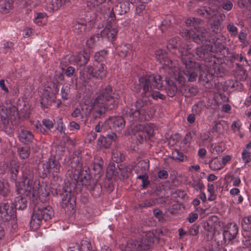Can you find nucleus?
<instances>
[{
	"label": "nucleus",
	"mask_w": 251,
	"mask_h": 251,
	"mask_svg": "<svg viewBox=\"0 0 251 251\" xmlns=\"http://www.w3.org/2000/svg\"><path fill=\"white\" fill-rule=\"evenodd\" d=\"M19 172V164L11 163L8 171V177L15 183L18 193L29 197L30 206L33 210L29 225L30 228L35 230L39 228L42 220L46 222L51 219L54 211L50 206L43 208L38 206L40 195L47 194V185L44 186L43 182L41 184L38 179L34 177L33 169L29 167L25 168L22 173L21 181H18Z\"/></svg>",
	"instance_id": "f257e3e1"
},
{
	"label": "nucleus",
	"mask_w": 251,
	"mask_h": 251,
	"mask_svg": "<svg viewBox=\"0 0 251 251\" xmlns=\"http://www.w3.org/2000/svg\"><path fill=\"white\" fill-rule=\"evenodd\" d=\"M71 169H69L66 173L67 176H69L72 182L70 183L69 187L67 184L63 188V192L60 194L62 206H67L69 203L72 204V201L73 199V191L75 188V183L78 185L81 184L91 191L94 189L95 186L94 180L91 179L90 167L86 165H83L79 161V157H74L73 161L71 162Z\"/></svg>",
	"instance_id": "f03ea898"
},
{
	"label": "nucleus",
	"mask_w": 251,
	"mask_h": 251,
	"mask_svg": "<svg viewBox=\"0 0 251 251\" xmlns=\"http://www.w3.org/2000/svg\"><path fill=\"white\" fill-rule=\"evenodd\" d=\"M139 88L143 89V93L147 97H151L154 100H163L165 95L157 90H161L163 86L162 77L159 75H145L139 78Z\"/></svg>",
	"instance_id": "7ed1b4c3"
},
{
	"label": "nucleus",
	"mask_w": 251,
	"mask_h": 251,
	"mask_svg": "<svg viewBox=\"0 0 251 251\" xmlns=\"http://www.w3.org/2000/svg\"><path fill=\"white\" fill-rule=\"evenodd\" d=\"M59 82H47L39 90L41 97L40 103L44 108H48L56 99V95L58 93Z\"/></svg>",
	"instance_id": "20e7f679"
},
{
	"label": "nucleus",
	"mask_w": 251,
	"mask_h": 251,
	"mask_svg": "<svg viewBox=\"0 0 251 251\" xmlns=\"http://www.w3.org/2000/svg\"><path fill=\"white\" fill-rule=\"evenodd\" d=\"M135 109L127 108L125 114L130 121H149L153 116V112L149 111L145 102L142 100H137L135 104Z\"/></svg>",
	"instance_id": "39448f33"
},
{
	"label": "nucleus",
	"mask_w": 251,
	"mask_h": 251,
	"mask_svg": "<svg viewBox=\"0 0 251 251\" xmlns=\"http://www.w3.org/2000/svg\"><path fill=\"white\" fill-rule=\"evenodd\" d=\"M0 128L6 130L9 126V120L12 125H16L19 123L20 115L15 106H5L3 104L0 105Z\"/></svg>",
	"instance_id": "423d86ee"
},
{
	"label": "nucleus",
	"mask_w": 251,
	"mask_h": 251,
	"mask_svg": "<svg viewBox=\"0 0 251 251\" xmlns=\"http://www.w3.org/2000/svg\"><path fill=\"white\" fill-rule=\"evenodd\" d=\"M185 37L186 38H191L193 41L198 44H202L208 45L213 44L217 46V41L210 36L209 30L204 27L199 26L195 31L189 30L184 33Z\"/></svg>",
	"instance_id": "0eeeda50"
},
{
	"label": "nucleus",
	"mask_w": 251,
	"mask_h": 251,
	"mask_svg": "<svg viewBox=\"0 0 251 251\" xmlns=\"http://www.w3.org/2000/svg\"><path fill=\"white\" fill-rule=\"evenodd\" d=\"M156 231H149L145 233L141 241L139 242L133 240H128L127 249L130 251H142L149 249L151 244L157 241Z\"/></svg>",
	"instance_id": "6e6552de"
},
{
	"label": "nucleus",
	"mask_w": 251,
	"mask_h": 251,
	"mask_svg": "<svg viewBox=\"0 0 251 251\" xmlns=\"http://www.w3.org/2000/svg\"><path fill=\"white\" fill-rule=\"evenodd\" d=\"M107 54V51L105 50H101L95 53L94 60L98 62V64L96 65L95 68L89 66L87 67V72L92 77L102 79L105 76L106 74L105 66L103 63H100L105 59Z\"/></svg>",
	"instance_id": "1a4fd4ad"
},
{
	"label": "nucleus",
	"mask_w": 251,
	"mask_h": 251,
	"mask_svg": "<svg viewBox=\"0 0 251 251\" xmlns=\"http://www.w3.org/2000/svg\"><path fill=\"white\" fill-rule=\"evenodd\" d=\"M43 171L39 172L40 177L45 178L49 174L55 180H58L60 177L58 174L60 172L61 164L55 157H51L48 161L43 163Z\"/></svg>",
	"instance_id": "9d476101"
},
{
	"label": "nucleus",
	"mask_w": 251,
	"mask_h": 251,
	"mask_svg": "<svg viewBox=\"0 0 251 251\" xmlns=\"http://www.w3.org/2000/svg\"><path fill=\"white\" fill-rule=\"evenodd\" d=\"M224 49V46L219 42L216 46L213 44H208V45L206 44L204 47L201 46L196 48L195 52L196 58L198 60L206 59L209 56V51L216 53L221 52Z\"/></svg>",
	"instance_id": "9b49d317"
},
{
	"label": "nucleus",
	"mask_w": 251,
	"mask_h": 251,
	"mask_svg": "<svg viewBox=\"0 0 251 251\" xmlns=\"http://www.w3.org/2000/svg\"><path fill=\"white\" fill-rule=\"evenodd\" d=\"M16 219V210L13 204L8 202L0 203V219L3 222L14 220Z\"/></svg>",
	"instance_id": "f8f14e48"
},
{
	"label": "nucleus",
	"mask_w": 251,
	"mask_h": 251,
	"mask_svg": "<svg viewBox=\"0 0 251 251\" xmlns=\"http://www.w3.org/2000/svg\"><path fill=\"white\" fill-rule=\"evenodd\" d=\"M110 100V96L103 93L98 96L94 100L93 109L95 110L94 115L96 118H100L105 112V102Z\"/></svg>",
	"instance_id": "ddd939ff"
},
{
	"label": "nucleus",
	"mask_w": 251,
	"mask_h": 251,
	"mask_svg": "<svg viewBox=\"0 0 251 251\" xmlns=\"http://www.w3.org/2000/svg\"><path fill=\"white\" fill-rule=\"evenodd\" d=\"M41 124L39 121H34L32 125L36 128V129L41 133L44 134H48L54 126L53 122L48 119H44L42 120Z\"/></svg>",
	"instance_id": "4468645a"
},
{
	"label": "nucleus",
	"mask_w": 251,
	"mask_h": 251,
	"mask_svg": "<svg viewBox=\"0 0 251 251\" xmlns=\"http://www.w3.org/2000/svg\"><path fill=\"white\" fill-rule=\"evenodd\" d=\"M238 232L237 226L234 223L227 224L223 233V236L225 242L230 241L234 239Z\"/></svg>",
	"instance_id": "2eb2a0df"
},
{
	"label": "nucleus",
	"mask_w": 251,
	"mask_h": 251,
	"mask_svg": "<svg viewBox=\"0 0 251 251\" xmlns=\"http://www.w3.org/2000/svg\"><path fill=\"white\" fill-rule=\"evenodd\" d=\"M180 52V59L183 64L185 65L186 69H192L197 65L196 62L192 60L194 57L193 54L189 52L187 48L186 49L183 48Z\"/></svg>",
	"instance_id": "dca6fc26"
},
{
	"label": "nucleus",
	"mask_w": 251,
	"mask_h": 251,
	"mask_svg": "<svg viewBox=\"0 0 251 251\" xmlns=\"http://www.w3.org/2000/svg\"><path fill=\"white\" fill-rule=\"evenodd\" d=\"M127 177V172L125 169H121L118 165L117 167L115 164H111V179L113 178L116 180L125 179Z\"/></svg>",
	"instance_id": "f3484780"
},
{
	"label": "nucleus",
	"mask_w": 251,
	"mask_h": 251,
	"mask_svg": "<svg viewBox=\"0 0 251 251\" xmlns=\"http://www.w3.org/2000/svg\"><path fill=\"white\" fill-rule=\"evenodd\" d=\"M65 0H46L45 8L51 12L57 10L65 3Z\"/></svg>",
	"instance_id": "a211bd4d"
},
{
	"label": "nucleus",
	"mask_w": 251,
	"mask_h": 251,
	"mask_svg": "<svg viewBox=\"0 0 251 251\" xmlns=\"http://www.w3.org/2000/svg\"><path fill=\"white\" fill-rule=\"evenodd\" d=\"M18 137L21 142L28 144L32 141L34 136L31 131L21 128L19 131Z\"/></svg>",
	"instance_id": "6ab92c4d"
},
{
	"label": "nucleus",
	"mask_w": 251,
	"mask_h": 251,
	"mask_svg": "<svg viewBox=\"0 0 251 251\" xmlns=\"http://www.w3.org/2000/svg\"><path fill=\"white\" fill-rule=\"evenodd\" d=\"M153 125L151 124H147L146 125L145 124H139L134 126V130L145 131V134L148 135L149 138H150L153 136Z\"/></svg>",
	"instance_id": "aec40b11"
},
{
	"label": "nucleus",
	"mask_w": 251,
	"mask_h": 251,
	"mask_svg": "<svg viewBox=\"0 0 251 251\" xmlns=\"http://www.w3.org/2000/svg\"><path fill=\"white\" fill-rule=\"evenodd\" d=\"M155 57L157 60L164 65L167 66L169 68V63L171 60L168 58L167 54L165 50L159 49L157 50L155 53Z\"/></svg>",
	"instance_id": "412c9836"
},
{
	"label": "nucleus",
	"mask_w": 251,
	"mask_h": 251,
	"mask_svg": "<svg viewBox=\"0 0 251 251\" xmlns=\"http://www.w3.org/2000/svg\"><path fill=\"white\" fill-rule=\"evenodd\" d=\"M131 47L130 44H124L115 48V53L121 57H126L130 53Z\"/></svg>",
	"instance_id": "4be33fe9"
},
{
	"label": "nucleus",
	"mask_w": 251,
	"mask_h": 251,
	"mask_svg": "<svg viewBox=\"0 0 251 251\" xmlns=\"http://www.w3.org/2000/svg\"><path fill=\"white\" fill-rule=\"evenodd\" d=\"M73 60L80 66L86 64L88 61V55L87 53L79 52L73 57Z\"/></svg>",
	"instance_id": "5701e85b"
},
{
	"label": "nucleus",
	"mask_w": 251,
	"mask_h": 251,
	"mask_svg": "<svg viewBox=\"0 0 251 251\" xmlns=\"http://www.w3.org/2000/svg\"><path fill=\"white\" fill-rule=\"evenodd\" d=\"M199 71V67L197 66L192 69H186L184 71V74L188 77V81L190 82L195 81L197 78Z\"/></svg>",
	"instance_id": "b1692460"
},
{
	"label": "nucleus",
	"mask_w": 251,
	"mask_h": 251,
	"mask_svg": "<svg viewBox=\"0 0 251 251\" xmlns=\"http://www.w3.org/2000/svg\"><path fill=\"white\" fill-rule=\"evenodd\" d=\"M13 4V0H0V12L2 14L8 13Z\"/></svg>",
	"instance_id": "393cba45"
},
{
	"label": "nucleus",
	"mask_w": 251,
	"mask_h": 251,
	"mask_svg": "<svg viewBox=\"0 0 251 251\" xmlns=\"http://www.w3.org/2000/svg\"><path fill=\"white\" fill-rule=\"evenodd\" d=\"M15 203L13 206L16 210H24L27 206V200L25 198L22 197L18 196L16 197L14 200Z\"/></svg>",
	"instance_id": "a878e982"
},
{
	"label": "nucleus",
	"mask_w": 251,
	"mask_h": 251,
	"mask_svg": "<svg viewBox=\"0 0 251 251\" xmlns=\"http://www.w3.org/2000/svg\"><path fill=\"white\" fill-rule=\"evenodd\" d=\"M86 24L84 20L80 19L78 21H76L73 24L72 26L73 31L79 34L86 29Z\"/></svg>",
	"instance_id": "bb28decb"
},
{
	"label": "nucleus",
	"mask_w": 251,
	"mask_h": 251,
	"mask_svg": "<svg viewBox=\"0 0 251 251\" xmlns=\"http://www.w3.org/2000/svg\"><path fill=\"white\" fill-rule=\"evenodd\" d=\"M167 84L166 92L168 96L170 97H174L177 92V87L174 82L170 78L166 80Z\"/></svg>",
	"instance_id": "cd10ccee"
},
{
	"label": "nucleus",
	"mask_w": 251,
	"mask_h": 251,
	"mask_svg": "<svg viewBox=\"0 0 251 251\" xmlns=\"http://www.w3.org/2000/svg\"><path fill=\"white\" fill-rule=\"evenodd\" d=\"M119 4L116 6V8L119 9L118 10L121 15L126 13L129 10V3L126 0H118Z\"/></svg>",
	"instance_id": "c85d7f7f"
},
{
	"label": "nucleus",
	"mask_w": 251,
	"mask_h": 251,
	"mask_svg": "<svg viewBox=\"0 0 251 251\" xmlns=\"http://www.w3.org/2000/svg\"><path fill=\"white\" fill-rule=\"evenodd\" d=\"M149 161L148 160H141L138 163L137 168L136 170L137 174L145 173L148 174L149 169Z\"/></svg>",
	"instance_id": "c756f323"
},
{
	"label": "nucleus",
	"mask_w": 251,
	"mask_h": 251,
	"mask_svg": "<svg viewBox=\"0 0 251 251\" xmlns=\"http://www.w3.org/2000/svg\"><path fill=\"white\" fill-rule=\"evenodd\" d=\"M111 122L113 124V127L116 129L123 128L125 125V120L121 116L114 117L111 118Z\"/></svg>",
	"instance_id": "7c9ffc66"
},
{
	"label": "nucleus",
	"mask_w": 251,
	"mask_h": 251,
	"mask_svg": "<svg viewBox=\"0 0 251 251\" xmlns=\"http://www.w3.org/2000/svg\"><path fill=\"white\" fill-rule=\"evenodd\" d=\"M80 251H90L93 249L92 244L89 239L83 238L79 243Z\"/></svg>",
	"instance_id": "2f4dec72"
},
{
	"label": "nucleus",
	"mask_w": 251,
	"mask_h": 251,
	"mask_svg": "<svg viewBox=\"0 0 251 251\" xmlns=\"http://www.w3.org/2000/svg\"><path fill=\"white\" fill-rule=\"evenodd\" d=\"M98 144L100 146L107 149L110 147V135L107 134L106 137L101 136L99 138Z\"/></svg>",
	"instance_id": "473e14b6"
},
{
	"label": "nucleus",
	"mask_w": 251,
	"mask_h": 251,
	"mask_svg": "<svg viewBox=\"0 0 251 251\" xmlns=\"http://www.w3.org/2000/svg\"><path fill=\"white\" fill-rule=\"evenodd\" d=\"M201 22L200 19L189 18L185 21V24L187 26H193L195 29L199 26Z\"/></svg>",
	"instance_id": "72a5a7b5"
},
{
	"label": "nucleus",
	"mask_w": 251,
	"mask_h": 251,
	"mask_svg": "<svg viewBox=\"0 0 251 251\" xmlns=\"http://www.w3.org/2000/svg\"><path fill=\"white\" fill-rule=\"evenodd\" d=\"M9 193L8 183L4 181H0V195L2 196L4 198H7Z\"/></svg>",
	"instance_id": "f704fd0d"
},
{
	"label": "nucleus",
	"mask_w": 251,
	"mask_h": 251,
	"mask_svg": "<svg viewBox=\"0 0 251 251\" xmlns=\"http://www.w3.org/2000/svg\"><path fill=\"white\" fill-rule=\"evenodd\" d=\"M242 229L245 231L251 230V216L244 217L241 221Z\"/></svg>",
	"instance_id": "c9c22d12"
},
{
	"label": "nucleus",
	"mask_w": 251,
	"mask_h": 251,
	"mask_svg": "<svg viewBox=\"0 0 251 251\" xmlns=\"http://www.w3.org/2000/svg\"><path fill=\"white\" fill-rule=\"evenodd\" d=\"M210 168L213 171L219 170L223 168V164H221V161L217 158L210 160L209 162Z\"/></svg>",
	"instance_id": "e433bc0d"
},
{
	"label": "nucleus",
	"mask_w": 251,
	"mask_h": 251,
	"mask_svg": "<svg viewBox=\"0 0 251 251\" xmlns=\"http://www.w3.org/2000/svg\"><path fill=\"white\" fill-rule=\"evenodd\" d=\"M217 221L218 218L216 216H213L209 218L206 223V225L204 226V229L210 232L214 230L215 227H213V222H214L215 224H217Z\"/></svg>",
	"instance_id": "4c0bfd02"
},
{
	"label": "nucleus",
	"mask_w": 251,
	"mask_h": 251,
	"mask_svg": "<svg viewBox=\"0 0 251 251\" xmlns=\"http://www.w3.org/2000/svg\"><path fill=\"white\" fill-rule=\"evenodd\" d=\"M18 152L21 159L28 158L30 154V149L28 147H23L18 149Z\"/></svg>",
	"instance_id": "58836bf2"
},
{
	"label": "nucleus",
	"mask_w": 251,
	"mask_h": 251,
	"mask_svg": "<svg viewBox=\"0 0 251 251\" xmlns=\"http://www.w3.org/2000/svg\"><path fill=\"white\" fill-rule=\"evenodd\" d=\"M9 82L7 80L2 79L0 80V89L3 92V96L7 97L9 90L8 87Z\"/></svg>",
	"instance_id": "ea45409f"
},
{
	"label": "nucleus",
	"mask_w": 251,
	"mask_h": 251,
	"mask_svg": "<svg viewBox=\"0 0 251 251\" xmlns=\"http://www.w3.org/2000/svg\"><path fill=\"white\" fill-rule=\"evenodd\" d=\"M172 158L175 160L184 161V160H186V156H185L182 152H180L178 150H175L172 152Z\"/></svg>",
	"instance_id": "a19ab883"
},
{
	"label": "nucleus",
	"mask_w": 251,
	"mask_h": 251,
	"mask_svg": "<svg viewBox=\"0 0 251 251\" xmlns=\"http://www.w3.org/2000/svg\"><path fill=\"white\" fill-rule=\"evenodd\" d=\"M46 14L45 13L40 12L36 14L34 18V22L37 25L40 26L43 25L44 20L46 18Z\"/></svg>",
	"instance_id": "79ce46f5"
},
{
	"label": "nucleus",
	"mask_w": 251,
	"mask_h": 251,
	"mask_svg": "<svg viewBox=\"0 0 251 251\" xmlns=\"http://www.w3.org/2000/svg\"><path fill=\"white\" fill-rule=\"evenodd\" d=\"M198 92V89L196 86L188 87L186 89L183 94L185 97H190L195 96Z\"/></svg>",
	"instance_id": "37998d69"
},
{
	"label": "nucleus",
	"mask_w": 251,
	"mask_h": 251,
	"mask_svg": "<svg viewBox=\"0 0 251 251\" xmlns=\"http://www.w3.org/2000/svg\"><path fill=\"white\" fill-rule=\"evenodd\" d=\"M100 37L99 34L93 35L86 41V45L89 48L94 47L95 44L99 40Z\"/></svg>",
	"instance_id": "c03bdc74"
},
{
	"label": "nucleus",
	"mask_w": 251,
	"mask_h": 251,
	"mask_svg": "<svg viewBox=\"0 0 251 251\" xmlns=\"http://www.w3.org/2000/svg\"><path fill=\"white\" fill-rule=\"evenodd\" d=\"M157 203L156 200L154 199H147L140 203L139 206L140 207L147 208L154 206Z\"/></svg>",
	"instance_id": "a18cd8bd"
},
{
	"label": "nucleus",
	"mask_w": 251,
	"mask_h": 251,
	"mask_svg": "<svg viewBox=\"0 0 251 251\" xmlns=\"http://www.w3.org/2000/svg\"><path fill=\"white\" fill-rule=\"evenodd\" d=\"M134 134L136 135L137 140L140 143H142L146 139V134L145 131L135 130L134 128L133 129Z\"/></svg>",
	"instance_id": "49530a36"
},
{
	"label": "nucleus",
	"mask_w": 251,
	"mask_h": 251,
	"mask_svg": "<svg viewBox=\"0 0 251 251\" xmlns=\"http://www.w3.org/2000/svg\"><path fill=\"white\" fill-rule=\"evenodd\" d=\"M72 116L78 120L82 121L84 118L83 110L80 108H76L72 112Z\"/></svg>",
	"instance_id": "de8ad7c7"
},
{
	"label": "nucleus",
	"mask_w": 251,
	"mask_h": 251,
	"mask_svg": "<svg viewBox=\"0 0 251 251\" xmlns=\"http://www.w3.org/2000/svg\"><path fill=\"white\" fill-rule=\"evenodd\" d=\"M242 158L245 164L250 162L251 161V152L244 149L242 153Z\"/></svg>",
	"instance_id": "09e8293b"
},
{
	"label": "nucleus",
	"mask_w": 251,
	"mask_h": 251,
	"mask_svg": "<svg viewBox=\"0 0 251 251\" xmlns=\"http://www.w3.org/2000/svg\"><path fill=\"white\" fill-rule=\"evenodd\" d=\"M70 92V87L68 85L63 86L61 90V97L64 100L68 99V95Z\"/></svg>",
	"instance_id": "8fccbe9b"
},
{
	"label": "nucleus",
	"mask_w": 251,
	"mask_h": 251,
	"mask_svg": "<svg viewBox=\"0 0 251 251\" xmlns=\"http://www.w3.org/2000/svg\"><path fill=\"white\" fill-rule=\"evenodd\" d=\"M205 17L208 19H213L216 16V12L210 7H205L204 8Z\"/></svg>",
	"instance_id": "3c124183"
},
{
	"label": "nucleus",
	"mask_w": 251,
	"mask_h": 251,
	"mask_svg": "<svg viewBox=\"0 0 251 251\" xmlns=\"http://www.w3.org/2000/svg\"><path fill=\"white\" fill-rule=\"evenodd\" d=\"M112 158L114 162L118 163L123 161L124 157L120 151L116 150L113 151Z\"/></svg>",
	"instance_id": "603ef678"
},
{
	"label": "nucleus",
	"mask_w": 251,
	"mask_h": 251,
	"mask_svg": "<svg viewBox=\"0 0 251 251\" xmlns=\"http://www.w3.org/2000/svg\"><path fill=\"white\" fill-rule=\"evenodd\" d=\"M227 29L232 36H235L237 35V28L233 23H230L227 25Z\"/></svg>",
	"instance_id": "864d4df0"
},
{
	"label": "nucleus",
	"mask_w": 251,
	"mask_h": 251,
	"mask_svg": "<svg viewBox=\"0 0 251 251\" xmlns=\"http://www.w3.org/2000/svg\"><path fill=\"white\" fill-rule=\"evenodd\" d=\"M178 39V38L174 37L169 40L167 46V49L168 50H171L176 48L179 40Z\"/></svg>",
	"instance_id": "5fc2aeb1"
},
{
	"label": "nucleus",
	"mask_w": 251,
	"mask_h": 251,
	"mask_svg": "<svg viewBox=\"0 0 251 251\" xmlns=\"http://www.w3.org/2000/svg\"><path fill=\"white\" fill-rule=\"evenodd\" d=\"M199 232V226L197 224L193 225L188 230L189 235L196 236Z\"/></svg>",
	"instance_id": "6e6d98bb"
},
{
	"label": "nucleus",
	"mask_w": 251,
	"mask_h": 251,
	"mask_svg": "<svg viewBox=\"0 0 251 251\" xmlns=\"http://www.w3.org/2000/svg\"><path fill=\"white\" fill-rule=\"evenodd\" d=\"M110 33V27L109 25L107 24L105 28H104L103 30H102L100 32V37L102 38H105L108 41L109 39V37L108 36L109 33Z\"/></svg>",
	"instance_id": "4d7b16f0"
},
{
	"label": "nucleus",
	"mask_w": 251,
	"mask_h": 251,
	"mask_svg": "<svg viewBox=\"0 0 251 251\" xmlns=\"http://www.w3.org/2000/svg\"><path fill=\"white\" fill-rule=\"evenodd\" d=\"M171 22L170 20L166 19L162 22L160 29L162 32L171 26Z\"/></svg>",
	"instance_id": "13d9d810"
},
{
	"label": "nucleus",
	"mask_w": 251,
	"mask_h": 251,
	"mask_svg": "<svg viewBox=\"0 0 251 251\" xmlns=\"http://www.w3.org/2000/svg\"><path fill=\"white\" fill-rule=\"evenodd\" d=\"M68 251H80L79 243H71L69 244Z\"/></svg>",
	"instance_id": "bf43d9fd"
},
{
	"label": "nucleus",
	"mask_w": 251,
	"mask_h": 251,
	"mask_svg": "<svg viewBox=\"0 0 251 251\" xmlns=\"http://www.w3.org/2000/svg\"><path fill=\"white\" fill-rule=\"evenodd\" d=\"M119 98V94L113 93V95H111V104H113L114 107L118 104Z\"/></svg>",
	"instance_id": "052dcab7"
},
{
	"label": "nucleus",
	"mask_w": 251,
	"mask_h": 251,
	"mask_svg": "<svg viewBox=\"0 0 251 251\" xmlns=\"http://www.w3.org/2000/svg\"><path fill=\"white\" fill-rule=\"evenodd\" d=\"M153 214L155 218H157L160 222H162L164 220V217L163 216L162 212L158 209H155L153 210Z\"/></svg>",
	"instance_id": "680f3d73"
},
{
	"label": "nucleus",
	"mask_w": 251,
	"mask_h": 251,
	"mask_svg": "<svg viewBox=\"0 0 251 251\" xmlns=\"http://www.w3.org/2000/svg\"><path fill=\"white\" fill-rule=\"evenodd\" d=\"M247 35L246 30L244 29L241 30L238 35V39L242 43H245L246 40Z\"/></svg>",
	"instance_id": "e2e57ef3"
},
{
	"label": "nucleus",
	"mask_w": 251,
	"mask_h": 251,
	"mask_svg": "<svg viewBox=\"0 0 251 251\" xmlns=\"http://www.w3.org/2000/svg\"><path fill=\"white\" fill-rule=\"evenodd\" d=\"M201 107L198 104H194L192 108V111L195 115H200L201 112Z\"/></svg>",
	"instance_id": "0e129e2a"
},
{
	"label": "nucleus",
	"mask_w": 251,
	"mask_h": 251,
	"mask_svg": "<svg viewBox=\"0 0 251 251\" xmlns=\"http://www.w3.org/2000/svg\"><path fill=\"white\" fill-rule=\"evenodd\" d=\"M201 139L203 142H210L212 138L210 136V133H204L201 135Z\"/></svg>",
	"instance_id": "69168bd1"
},
{
	"label": "nucleus",
	"mask_w": 251,
	"mask_h": 251,
	"mask_svg": "<svg viewBox=\"0 0 251 251\" xmlns=\"http://www.w3.org/2000/svg\"><path fill=\"white\" fill-rule=\"evenodd\" d=\"M100 3L98 0H87V4L90 8H94L96 6H98Z\"/></svg>",
	"instance_id": "338daca9"
},
{
	"label": "nucleus",
	"mask_w": 251,
	"mask_h": 251,
	"mask_svg": "<svg viewBox=\"0 0 251 251\" xmlns=\"http://www.w3.org/2000/svg\"><path fill=\"white\" fill-rule=\"evenodd\" d=\"M238 4L241 8L247 7L249 4H251V0H240Z\"/></svg>",
	"instance_id": "774afa93"
}]
</instances>
